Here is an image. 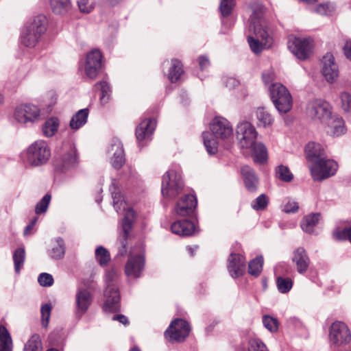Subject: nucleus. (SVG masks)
<instances>
[{
    "instance_id": "2eb2a0df",
    "label": "nucleus",
    "mask_w": 351,
    "mask_h": 351,
    "mask_svg": "<svg viewBox=\"0 0 351 351\" xmlns=\"http://www.w3.org/2000/svg\"><path fill=\"white\" fill-rule=\"evenodd\" d=\"M313 40L311 38H294L289 41L290 51L300 60L307 59L312 52Z\"/></svg>"
},
{
    "instance_id": "8fccbe9b",
    "label": "nucleus",
    "mask_w": 351,
    "mask_h": 351,
    "mask_svg": "<svg viewBox=\"0 0 351 351\" xmlns=\"http://www.w3.org/2000/svg\"><path fill=\"white\" fill-rule=\"evenodd\" d=\"M264 326L270 332H275L278 328V322L276 319L269 315H264L263 317Z\"/></svg>"
},
{
    "instance_id": "c85d7f7f",
    "label": "nucleus",
    "mask_w": 351,
    "mask_h": 351,
    "mask_svg": "<svg viewBox=\"0 0 351 351\" xmlns=\"http://www.w3.org/2000/svg\"><path fill=\"white\" fill-rule=\"evenodd\" d=\"M173 233L180 236H191L195 230L194 223L189 220H178L171 226Z\"/></svg>"
},
{
    "instance_id": "4c0bfd02",
    "label": "nucleus",
    "mask_w": 351,
    "mask_h": 351,
    "mask_svg": "<svg viewBox=\"0 0 351 351\" xmlns=\"http://www.w3.org/2000/svg\"><path fill=\"white\" fill-rule=\"evenodd\" d=\"M51 7L56 14H64L71 8L69 0H51Z\"/></svg>"
},
{
    "instance_id": "a878e982",
    "label": "nucleus",
    "mask_w": 351,
    "mask_h": 351,
    "mask_svg": "<svg viewBox=\"0 0 351 351\" xmlns=\"http://www.w3.org/2000/svg\"><path fill=\"white\" fill-rule=\"evenodd\" d=\"M156 128V121L154 119H145L136 130V136L138 141H148Z\"/></svg>"
},
{
    "instance_id": "5701e85b",
    "label": "nucleus",
    "mask_w": 351,
    "mask_h": 351,
    "mask_svg": "<svg viewBox=\"0 0 351 351\" xmlns=\"http://www.w3.org/2000/svg\"><path fill=\"white\" fill-rule=\"evenodd\" d=\"M144 258L141 255L130 257L125 265V274L131 278H138L143 270Z\"/></svg>"
},
{
    "instance_id": "603ef678",
    "label": "nucleus",
    "mask_w": 351,
    "mask_h": 351,
    "mask_svg": "<svg viewBox=\"0 0 351 351\" xmlns=\"http://www.w3.org/2000/svg\"><path fill=\"white\" fill-rule=\"evenodd\" d=\"M341 108L351 115V93L343 92L340 95Z\"/></svg>"
},
{
    "instance_id": "1a4fd4ad",
    "label": "nucleus",
    "mask_w": 351,
    "mask_h": 351,
    "mask_svg": "<svg viewBox=\"0 0 351 351\" xmlns=\"http://www.w3.org/2000/svg\"><path fill=\"white\" fill-rule=\"evenodd\" d=\"M190 331L191 326L186 320L176 319L165 332V336L171 343H181L189 335Z\"/></svg>"
},
{
    "instance_id": "09e8293b",
    "label": "nucleus",
    "mask_w": 351,
    "mask_h": 351,
    "mask_svg": "<svg viewBox=\"0 0 351 351\" xmlns=\"http://www.w3.org/2000/svg\"><path fill=\"white\" fill-rule=\"evenodd\" d=\"M269 202L268 197L265 194L257 197L251 204L252 207L256 210H264Z\"/></svg>"
},
{
    "instance_id": "ddd939ff",
    "label": "nucleus",
    "mask_w": 351,
    "mask_h": 351,
    "mask_svg": "<svg viewBox=\"0 0 351 351\" xmlns=\"http://www.w3.org/2000/svg\"><path fill=\"white\" fill-rule=\"evenodd\" d=\"M338 168L337 163L326 157L310 167L311 176L314 180L321 181L333 176Z\"/></svg>"
},
{
    "instance_id": "bf43d9fd",
    "label": "nucleus",
    "mask_w": 351,
    "mask_h": 351,
    "mask_svg": "<svg viewBox=\"0 0 351 351\" xmlns=\"http://www.w3.org/2000/svg\"><path fill=\"white\" fill-rule=\"evenodd\" d=\"M299 206L298 202L293 200H289L284 206V211L287 213H295L298 211Z\"/></svg>"
},
{
    "instance_id": "864d4df0",
    "label": "nucleus",
    "mask_w": 351,
    "mask_h": 351,
    "mask_svg": "<svg viewBox=\"0 0 351 351\" xmlns=\"http://www.w3.org/2000/svg\"><path fill=\"white\" fill-rule=\"evenodd\" d=\"M249 351H269V350L261 340L253 339L249 342Z\"/></svg>"
},
{
    "instance_id": "f3484780",
    "label": "nucleus",
    "mask_w": 351,
    "mask_h": 351,
    "mask_svg": "<svg viewBox=\"0 0 351 351\" xmlns=\"http://www.w3.org/2000/svg\"><path fill=\"white\" fill-rule=\"evenodd\" d=\"M102 56L98 49H93L86 55L84 73L87 77L94 80L101 68Z\"/></svg>"
},
{
    "instance_id": "37998d69",
    "label": "nucleus",
    "mask_w": 351,
    "mask_h": 351,
    "mask_svg": "<svg viewBox=\"0 0 351 351\" xmlns=\"http://www.w3.org/2000/svg\"><path fill=\"white\" fill-rule=\"evenodd\" d=\"M276 175L278 179L286 182H291L293 178V176L289 169L282 165L276 168Z\"/></svg>"
},
{
    "instance_id": "6e6d98bb",
    "label": "nucleus",
    "mask_w": 351,
    "mask_h": 351,
    "mask_svg": "<svg viewBox=\"0 0 351 351\" xmlns=\"http://www.w3.org/2000/svg\"><path fill=\"white\" fill-rule=\"evenodd\" d=\"M334 237L339 240L349 239L351 243V227L346 228L341 231H337L334 233Z\"/></svg>"
},
{
    "instance_id": "c756f323",
    "label": "nucleus",
    "mask_w": 351,
    "mask_h": 351,
    "mask_svg": "<svg viewBox=\"0 0 351 351\" xmlns=\"http://www.w3.org/2000/svg\"><path fill=\"white\" fill-rule=\"evenodd\" d=\"M65 251L66 247L64 240L61 237H58L52 241L48 254L52 259L60 260L64 258Z\"/></svg>"
},
{
    "instance_id": "58836bf2",
    "label": "nucleus",
    "mask_w": 351,
    "mask_h": 351,
    "mask_svg": "<svg viewBox=\"0 0 351 351\" xmlns=\"http://www.w3.org/2000/svg\"><path fill=\"white\" fill-rule=\"evenodd\" d=\"M42 341L40 337L37 335H33L25 343L23 351H42Z\"/></svg>"
},
{
    "instance_id": "052dcab7",
    "label": "nucleus",
    "mask_w": 351,
    "mask_h": 351,
    "mask_svg": "<svg viewBox=\"0 0 351 351\" xmlns=\"http://www.w3.org/2000/svg\"><path fill=\"white\" fill-rule=\"evenodd\" d=\"M315 11H316V12H317L318 14H320L322 15H326L331 12V10H330L328 4L324 3V4L319 5L315 8Z\"/></svg>"
},
{
    "instance_id": "774afa93",
    "label": "nucleus",
    "mask_w": 351,
    "mask_h": 351,
    "mask_svg": "<svg viewBox=\"0 0 351 351\" xmlns=\"http://www.w3.org/2000/svg\"><path fill=\"white\" fill-rule=\"evenodd\" d=\"M33 228L32 224H29L26 226L25 230H24V234L27 235L30 230Z\"/></svg>"
},
{
    "instance_id": "c9c22d12",
    "label": "nucleus",
    "mask_w": 351,
    "mask_h": 351,
    "mask_svg": "<svg viewBox=\"0 0 351 351\" xmlns=\"http://www.w3.org/2000/svg\"><path fill=\"white\" fill-rule=\"evenodd\" d=\"M319 213H313L304 217L300 224L302 229L306 232L311 233L319 220Z\"/></svg>"
},
{
    "instance_id": "a18cd8bd",
    "label": "nucleus",
    "mask_w": 351,
    "mask_h": 351,
    "mask_svg": "<svg viewBox=\"0 0 351 351\" xmlns=\"http://www.w3.org/2000/svg\"><path fill=\"white\" fill-rule=\"evenodd\" d=\"M236 5L235 0H221L219 10L223 17L228 16Z\"/></svg>"
},
{
    "instance_id": "20e7f679",
    "label": "nucleus",
    "mask_w": 351,
    "mask_h": 351,
    "mask_svg": "<svg viewBox=\"0 0 351 351\" xmlns=\"http://www.w3.org/2000/svg\"><path fill=\"white\" fill-rule=\"evenodd\" d=\"M47 23L45 16H36L24 29L21 38V43L27 47H34L46 32Z\"/></svg>"
},
{
    "instance_id": "c03bdc74",
    "label": "nucleus",
    "mask_w": 351,
    "mask_h": 351,
    "mask_svg": "<svg viewBox=\"0 0 351 351\" xmlns=\"http://www.w3.org/2000/svg\"><path fill=\"white\" fill-rule=\"evenodd\" d=\"M95 86L99 87L101 90V95L100 97V102L101 104L104 105L107 104L109 101L111 92L110 85L106 81H102L95 84Z\"/></svg>"
},
{
    "instance_id": "ea45409f",
    "label": "nucleus",
    "mask_w": 351,
    "mask_h": 351,
    "mask_svg": "<svg viewBox=\"0 0 351 351\" xmlns=\"http://www.w3.org/2000/svg\"><path fill=\"white\" fill-rule=\"evenodd\" d=\"M25 259V251L23 247L16 249L13 254V261L16 273H19Z\"/></svg>"
},
{
    "instance_id": "a211bd4d",
    "label": "nucleus",
    "mask_w": 351,
    "mask_h": 351,
    "mask_svg": "<svg viewBox=\"0 0 351 351\" xmlns=\"http://www.w3.org/2000/svg\"><path fill=\"white\" fill-rule=\"evenodd\" d=\"M78 164L77 150L73 147H71L66 152L55 161L56 169L60 172L75 169Z\"/></svg>"
},
{
    "instance_id": "49530a36",
    "label": "nucleus",
    "mask_w": 351,
    "mask_h": 351,
    "mask_svg": "<svg viewBox=\"0 0 351 351\" xmlns=\"http://www.w3.org/2000/svg\"><path fill=\"white\" fill-rule=\"evenodd\" d=\"M276 285L280 293H285L290 291L293 286V282L289 278L278 277Z\"/></svg>"
},
{
    "instance_id": "3c124183",
    "label": "nucleus",
    "mask_w": 351,
    "mask_h": 351,
    "mask_svg": "<svg viewBox=\"0 0 351 351\" xmlns=\"http://www.w3.org/2000/svg\"><path fill=\"white\" fill-rule=\"evenodd\" d=\"M51 305L49 304H45L41 306V322L42 326L44 328H47L48 326L49 318L51 316Z\"/></svg>"
},
{
    "instance_id": "338daca9",
    "label": "nucleus",
    "mask_w": 351,
    "mask_h": 351,
    "mask_svg": "<svg viewBox=\"0 0 351 351\" xmlns=\"http://www.w3.org/2000/svg\"><path fill=\"white\" fill-rule=\"evenodd\" d=\"M196 249H197V247H192L191 246H187L186 247V250L189 252L191 256H193L194 255V253H195Z\"/></svg>"
},
{
    "instance_id": "a19ab883",
    "label": "nucleus",
    "mask_w": 351,
    "mask_h": 351,
    "mask_svg": "<svg viewBox=\"0 0 351 351\" xmlns=\"http://www.w3.org/2000/svg\"><path fill=\"white\" fill-rule=\"evenodd\" d=\"M263 264V258L262 256H258L251 261L248 265L249 273L254 276H258L262 271Z\"/></svg>"
},
{
    "instance_id": "f257e3e1",
    "label": "nucleus",
    "mask_w": 351,
    "mask_h": 351,
    "mask_svg": "<svg viewBox=\"0 0 351 351\" xmlns=\"http://www.w3.org/2000/svg\"><path fill=\"white\" fill-rule=\"evenodd\" d=\"M117 180L113 179L110 186V191L113 199V206L115 210L119 212L123 208L125 210L124 218L122 221V232L119 234L117 241L121 246L119 253L124 255L126 253L127 240L129 236L132 225L135 218V212L132 208H125V202L123 199L120 192L117 190Z\"/></svg>"
},
{
    "instance_id": "bb28decb",
    "label": "nucleus",
    "mask_w": 351,
    "mask_h": 351,
    "mask_svg": "<svg viewBox=\"0 0 351 351\" xmlns=\"http://www.w3.org/2000/svg\"><path fill=\"white\" fill-rule=\"evenodd\" d=\"M324 125H326V132L332 136H339L346 132L344 121L341 118L330 116Z\"/></svg>"
},
{
    "instance_id": "6e6552de",
    "label": "nucleus",
    "mask_w": 351,
    "mask_h": 351,
    "mask_svg": "<svg viewBox=\"0 0 351 351\" xmlns=\"http://www.w3.org/2000/svg\"><path fill=\"white\" fill-rule=\"evenodd\" d=\"M258 132L253 124L248 121H241L236 127V136L241 149H250L256 140Z\"/></svg>"
},
{
    "instance_id": "473e14b6",
    "label": "nucleus",
    "mask_w": 351,
    "mask_h": 351,
    "mask_svg": "<svg viewBox=\"0 0 351 351\" xmlns=\"http://www.w3.org/2000/svg\"><path fill=\"white\" fill-rule=\"evenodd\" d=\"M12 340L7 328L0 326V351H12Z\"/></svg>"
},
{
    "instance_id": "39448f33",
    "label": "nucleus",
    "mask_w": 351,
    "mask_h": 351,
    "mask_svg": "<svg viewBox=\"0 0 351 351\" xmlns=\"http://www.w3.org/2000/svg\"><path fill=\"white\" fill-rule=\"evenodd\" d=\"M271 99L277 110L280 113L288 112L292 107V97L288 89L280 83L269 86Z\"/></svg>"
},
{
    "instance_id": "6ab92c4d",
    "label": "nucleus",
    "mask_w": 351,
    "mask_h": 351,
    "mask_svg": "<svg viewBox=\"0 0 351 351\" xmlns=\"http://www.w3.org/2000/svg\"><path fill=\"white\" fill-rule=\"evenodd\" d=\"M322 73L328 82H333L339 75V69L335 62V58L330 53H327L322 60Z\"/></svg>"
},
{
    "instance_id": "680f3d73",
    "label": "nucleus",
    "mask_w": 351,
    "mask_h": 351,
    "mask_svg": "<svg viewBox=\"0 0 351 351\" xmlns=\"http://www.w3.org/2000/svg\"><path fill=\"white\" fill-rule=\"evenodd\" d=\"M224 84L230 89L234 88L239 84V81L234 77H228L224 79Z\"/></svg>"
},
{
    "instance_id": "9b49d317",
    "label": "nucleus",
    "mask_w": 351,
    "mask_h": 351,
    "mask_svg": "<svg viewBox=\"0 0 351 351\" xmlns=\"http://www.w3.org/2000/svg\"><path fill=\"white\" fill-rule=\"evenodd\" d=\"M306 114L312 119L324 124L332 115V108L324 100L315 99L307 104Z\"/></svg>"
},
{
    "instance_id": "2f4dec72",
    "label": "nucleus",
    "mask_w": 351,
    "mask_h": 351,
    "mask_svg": "<svg viewBox=\"0 0 351 351\" xmlns=\"http://www.w3.org/2000/svg\"><path fill=\"white\" fill-rule=\"evenodd\" d=\"M88 109L84 108L80 110L70 121V127L73 130H77L83 126L86 122L88 117Z\"/></svg>"
},
{
    "instance_id": "f03ea898",
    "label": "nucleus",
    "mask_w": 351,
    "mask_h": 351,
    "mask_svg": "<svg viewBox=\"0 0 351 351\" xmlns=\"http://www.w3.org/2000/svg\"><path fill=\"white\" fill-rule=\"evenodd\" d=\"M210 128L212 132H204L202 138L207 152L215 154L217 152V139L226 140L232 138L233 129L230 123L223 117H215Z\"/></svg>"
},
{
    "instance_id": "aec40b11",
    "label": "nucleus",
    "mask_w": 351,
    "mask_h": 351,
    "mask_svg": "<svg viewBox=\"0 0 351 351\" xmlns=\"http://www.w3.org/2000/svg\"><path fill=\"white\" fill-rule=\"evenodd\" d=\"M112 142L108 152L112 156L110 160L112 167L119 169L125 161L123 144L117 138L113 139Z\"/></svg>"
},
{
    "instance_id": "e2e57ef3",
    "label": "nucleus",
    "mask_w": 351,
    "mask_h": 351,
    "mask_svg": "<svg viewBox=\"0 0 351 351\" xmlns=\"http://www.w3.org/2000/svg\"><path fill=\"white\" fill-rule=\"evenodd\" d=\"M343 51L345 56L351 60V38L346 40L345 45L343 47Z\"/></svg>"
},
{
    "instance_id": "69168bd1",
    "label": "nucleus",
    "mask_w": 351,
    "mask_h": 351,
    "mask_svg": "<svg viewBox=\"0 0 351 351\" xmlns=\"http://www.w3.org/2000/svg\"><path fill=\"white\" fill-rule=\"evenodd\" d=\"M113 320L119 321L120 323L123 324V325L126 326L128 325L129 321L126 316L123 315H114L112 317Z\"/></svg>"
},
{
    "instance_id": "b1692460",
    "label": "nucleus",
    "mask_w": 351,
    "mask_h": 351,
    "mask_svg": "<svg viewBox=\"0 0 351 351\" xmlns=\"http://www.w3.org/2000/svg\"><path fill=\"white\" fill-rule=\"evenodd\" d=\"M241 173L246 189L250 193L256 192L259 180L254 169L247 165L243 166L241 168Z\"/></svg>"
},
{
    "instance_id": "4be33fe9",
    "label": "nucleus",
    "mask_w": 351,
    "mask_h": 351,
    "mask_svg": "<svg viewBox=\"0 0 351 351\" xmlns=\"http://www.w3.org/2000/svg\"><path fill=\"white\" fill-rule=\"evenodd\" d=\"M292 262L296 267L297 271L300 274H304L310 265V258L302 247H299L293 252Z\"/></svg>"
},
{
    "instance_id": "4468645a",
    "label": "nucleus",
    "mask_w": 351,
    "mask_h": 351,
    "mask_svg": "<svg viewBox=\"0 0 351 351\" xmlns=\"http://www.w3.org/2000/svg\"><path fill=\"white\" fill-rule=\"evenodd\" d=\"M14 117L20 123L32 124L39 119L40 110L33 104H21L15 108Z\"/></svg>"
},
{
    "instance_id": "72a5a7b5",
    "label": "nucleus",
    "mask_w": 351,
    "mask_h": 351,
    "mask_svg": "<svg viewBox=\"0 0 351 351\" xmlns=\"http://www.w3.org/2000/svg\"><path fill=\"white\" fill-rule=\"evenodd\" d=\"M256 117L258 121V125L264 128L270 126L274 123V118L271 114L263 107L257 108Z\"/></svg>"
},
{
    "instance_id": "f8f14e48",
    "label": "nucleus",
    "mask_w": 351,
    "mask_h": 351,
    "mask_svg": "<svg viewBox=\"0 0 351 351\" xmlns=\"http://www.w3.org/2000/svg\"><path fill=\"white\" fill-rule=\"evenodd\" d=\"M250 27H253L256 38L248 36L247 41L252 51L257 54L263 50V45L269 43L271 38L267 27L262 23L253 21Z\"/></svg>"
},
{
    "instance_id": "9d476101",
    "label": "nucleus",
    "mask_w": 351,
    "mask_h": 351,
    "mask_svg": "<svg viewBox=\"0 0 351 351\" xmlns=\"http://www.w3.org/2000/svg\"><path fill=\"white\" fill-rule=\"evenodd\" d=\"M329 341L335 347L344 346L351 341V331L343 322H333L329 329Z\"/></svg>"
},
{
    "instance_id": "4d7b16f0",
    "label": "nucleus",
    "mask_w": 351,
    "mask_h": 351,
    "mask_svg": "<svg viewBox=\"0 0 351 351\" xmlns=\"http://www.w3.org/2000/svg\"><path fill=\"white\" fill-rule=\"evenodd\" d=\"M77 5L80 12L84 13H89L93 8L90 0H78Z\"/></svg>"
},
{
    "instance_id": "cd10ccee",
    "label": "nucleus",
    "mask_w": 351,
    "mask_h": 351,
    "mask_svg": "<svg viewBox=\"0 0 351 351\" xmlns=\"http://www.w3.org/2000/svg\"><path fill=\"white\" fill-rule=\"evenodd\" d=\"M305 154L307 160L313 165L318 162L325 158L324 150L319 143H308L305 147Z\"/></svg>"
},
{
    "instance_id": "de8ad7c7",
    "label": "nucleus",
    "mask_w": 351,
    "mask_h": 351,
    "mask_svg": "<svg viewBox=\"0 0 351 351\" xmlns=\"http://www.w3.org/2000/svg\"><path fill=\"white\" fill-rule=\"evenodd\" d=\"M51 196L50 194H46L44 197L37 203L35 212L36 214L45 213L48 208V206L51 201Z\"/></svg>"
},
{
    "instance_id": "423d86ee",
    "label": "nucleus",
    "mask_w": 351,
    "mask_h": 351,
    "mask_svg": "<svg viewBox=\"0 0 351 351\" xmlns=\"http://www.w3.org/2000/svg\"><path fill=\"white\" fill-rule=\"evenodd\" d=\"M184 186L180 171L170 169L162 178L161 192L164 197L175 198L182 191Z\"/></svg>"
},
{
    "instance_id": "dca6fc26",
    "label": "nucleus",
    "mask_w": 351,
    "mask_h": 351,
    "mask_svg": "<svg viewBox=\"0 0 351 351\" xmlns=\"http://www.w3.org/2000/svg\"><path fill=\"white\" fill-rule=\"evenodd\" d=\"M93 302V295L85 288L77 289L75 297L74 313L80 319L88 310Z\"/></svg>"
},
{
    "instance_id": "f704fd0d",
    "label": "nucleus",
    "mask_w": 351,
    "mask_h": 351,
    "mask_svg": "<svg viewBox=\"0 0 351 351\" xmlns=\"http://www.w3.org/2000/svg\"><path fill=\"white\" fill-rule=\"evenodd\" d=\"M60 122L58 118L51 117L48 119L43 125V133L46 137L53 136L58 131Z\"/></svg>"
},
{
    "instance_id": "393cba45",
    "label": "nucleus",
    "mask_w": 351,
    "mask_h": 351,
    "mask_svg": "<svg viewBox=\"0 0 351 351\" xmlns=\"http://www.w3.org/2000/svg\"><path fill=\"white\" fill-rule=\"evenodd\" d=\"M228 261V269L230 276L234 278L241 276L245 264V258L239 254L232 253Z\"/></svg>"
},
{
    "instance_id": "7c9ffc66",
    "label": "nucleus",
    "mask_w": 351,
    "mask_h": 351,
    "mask_svg": "<svg viewBox=\"0 0 351 351\" xmlns=\"http://www.w3.org/2000/svg\"><path fill=\"white\" fill-rule=\"evenodd\" d=\"M182 62L178 59L171 60V65L169 70L168 78L172 83L177 82L183 74Z\"/></svg>"
},
{
    "instance_id": "0e129e2a",
    "label": "nucleus",
    "mask_w": 351,
    "mask_h": 351,
    "mask_svg": "<svg viewBox=\"0 0 351 351\" xmlns=\"http://www.w3.org/2000/svg\"><path fill=\"white\" fill-rule=\"evenodd\" d=\"M199 65L202 70L205 69L210 65V61L206 56H202L199 57Z\"/></svg>"
},
{
    "instance_id": "0eeeda50",
    "label": "nucleus",
    "mask_w": 351,
    "mask_h": 351,
    "mask_svg": "<svg viewBox=\"0 0 351 351\" xmlns=\"http://www.w3.org/2000/svg\"><path fill=\"white\" fill-rule=\"evenodd\" d=\"M51 156V151L43 140L32 143L27 150V160L32 166H39L46 163Z\"/></svg>"
},
{
    "instance_id": "79ce46f5",
    "label": "nucleus",
    "mask_w": 351,
    "mask_h": 351,
    "mask_svg": "<svg viewBox=\"0 0 351 351\" xmlns=\"http://www.w3.org/2000/svg\"><path fill=\"white\" fill-rule=\"evenodd\" d=\"M95 258L101 266H106L110 260L109 252L103 246L95 250Z\"/></svg>"
},
{
    "instance_id": "5fc2aeb1",
    "label": "nucleus",
    "mask_w": 351,
    "mask_h": 351,
    "mask_svg": "<svg viewBox=\"0 0 351 351\" xmlns=\"http://www.w3.org/2000/svg\"><path fill=\"white\" fill-rule=\"evenodd\" d=\"M38 281L43 287H50L53 283V276L47 273H42L39 275Z\"/></svg>"
},
{
    "instance_id": "13d9d810",
    "label": "nucleus",
    "mask_w": 351,
    "mask_h": 351,
    "mask_svg": "<svg viewBox=\"0 0 351 351\" xmlns=\"http://www.w3.org/2000/svg\"><path fill=\"white\" fill-rule=\"evenodd\" d=\"M275 73L273 69H269L265 71L262 74V79L265 85H269V84H273L272 82L274 80Z\"/></svg>"
},
{
    "instance_id": "412c9836",
    "label": "nucleus",
    "mask_w": 351,
    "mask_h": 351,
    "mask_svg": "<svg viewBox=\"0 0 351 351\" xmlns=\"http://www.w3.org/2000/svg\"><path fill=\"white\" fill-rule=\"evenodd\" d=\"M197 204L195 195H186L177 203L175 208L176 213L180 216H189L193 213Z\"/></svg>"
},
{
    "instance_id": "7ed1b4c3",
    "label": "nucleus",
    "mask_w": 351,
    "mask_h": 351,
    "mask_svg": "<svg viewBox=\"0 0 351 351\" xmlns=\"http://www.w3.org/2000/svg\"><path fill=\"white\" fill-rule=\"evenodd\" d=\"M117 271L112 268L106 273V288L104 291L105 301L103 308L106 312H116L120 309V293L117 285Z\"/></svg>"
},
{
    "instance_id": "e433bc0d",
    "label": "nucleus",
    "mask_w": 351,
    "mask_h": 351,
    "mask_svg": "<svg viewBox=\"0 0 351 351\" xmlns=\"http://www.w3.org/2000/svg\"><path fill=\"white\" fill-rule=\"evenodd\" d=\"M250 149H252L254 160L259 163L264 162L267 158V152L265 146L261 143H256Z\"/></svg>"
}]
</instances>
